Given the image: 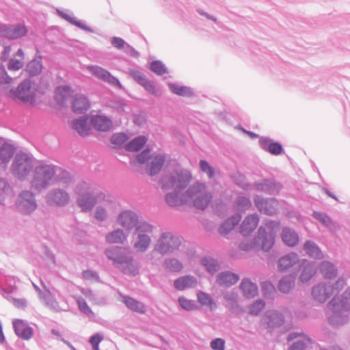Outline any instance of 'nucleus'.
<instances>
[{
	"instance_id": "nucleus-1",
	"label": "nucleus",
	"mask_w": 350,
	"mask_h": 350,
	"mask_svg": "<svg viewBox=\"0 0 350 350\" xmlns=\"http://www.w3.org/2000/svg\"><path fill=\"white\" fill-rule=\"evenodd\" d=\"M327 308L332 312L328 317L331 325L346 324L349 321L348 312L350 310V287L346 289L340 297L334 296L327 304Z\"/></svg>"
},
{
	"instance_id": "nucleus-2",
	"label": "nucleus",
	"mask_w": 350,
	"mask_h": 350,
	"mask_svg": "<svg viewBox=\"0 0 350 350\" xmlns=\"http://www.w3.org/2000/svg\"><path fill=\"white\" fill-rule=\"evenodd\" d=\"M76 189L78 194L77 204L83 212L90 211L97 202H101L102 200L105 201V205L109 206V209L114 206L109 196L94 191L85 183L78 185Z\"/></svg>"
},
{
	"instance_id": "nucleus-3",
	"label": "nucleus",
	"mask_w": 350,
	"mask_h": 350,
	"mask_svg": "<svg viewBox=\"0 0 350 350\" xmlns=\"http://www.w3.org/2000/svg\"><path fill=\"white\" fill-rule=\"evenodd\" d=\"M105 254L124 273L130 275H135L137 273V265L125 248L107 249L105 251Z\"/></svg>"
},
{
	"instance_id": "nucleus-4",
	"label": "nucleus",
	"mask_w": 350,
	"mask_h": 350,
	"mask_svg": "<svg viewBox=\"0 0 350 350\" xmlns=\"http://www.w3.org/2000/svg\"><path fill=\"white\" fill-rule=\"evenodd\" d=\"M192 178L191 172L184 168L177 167L172 172L162 176L160 183L163 190L183 191Z\"/></svg>"
},
{
	"instance_id": "nucleus-5",
	"label": "nucleus",
	"mask_w": 350,
	"mask_h": 350,
	"mask_svg": "<svg viewBox=\"0 0 350 350\" xmlns=\"http://www.w3.org/2000/svg\"><path fill=\"white\" fill-rule=\"evenodd\" d=\"M275 234L273 230L266 231L264 226H260L258 229V234L250 242L241 243L239 247L243 251L252 250H262L264 252H269L275 243Z\"/></svg>"
},
{
	"instance_id": "nucleus-6",
	"label": "nucleus",
	"mask_w": 350,
	"mask_h": 350,
	"mask_svg": "<svg viewBox=\"0 0 350 350\" xmlns=\"http://www.w3.org/2000/svg\"><path fill=\"white\" fill-rule=\"evenodd\" d=\"M56 174L55 167L51 165L40 164L34 167L30 179L31 187L40 191L53 183Z\"/></svg>"
},
{
	"instance_id": "nucleus-7",
	"label": "nucleus",
	"mask_w": 350,
	"mask_h": 350,
	"mask_svg": "<svg viewBox=\"0 0 350 350\" xmlns=\"http://www.w3.org/2000/svg\"><path fill=\"white\" fill-rule=\"evenodd\" d=\"M33 161L25 153L17 154L12 165V174L20 180L27 179L33 172Z\"/></svg>"
},
{
	"instance_id": "nucleus-8",
	"label": "nucleus",
	"mask_w": 350,
	"mask_h": 350,
	"mask_svg": "<svg viewBox=\"0 0 350 350\" xmlns=\"http://www.w3.org/2000/svg\"><path fill=\"white\" fill-rule=\"evenodd\" d=\"M203 185L193 184L191 185L183 193L182 191L172 190L165 196V200L171 207H176L181 204H187L189 202V198L200 191Z\"/></svg>"
},
{
	"instance_id": "nucleus-9",
	"label": "nucleus",
	"mask_w": 350,
	"mask_h": 350,
	"mask_svg": "<svg viewBox=\"0 0 350 350\" xmlns=\"http://www.w3.org/2000/svg\"><path fill=\"white\" fill-rule=\"evenodd\" d=\"M183 238L173 234L171 232H164L154 245V251H158L161 254L172 253L174 250H179L182 244Z\"/></svg>"
},
{
	"instance_id": "nucleus-10",
	"label": "nucleus",
	"mask_w": 350,
	"mask_h": 350,
	"mask_svg": "<svg viewBox=\"0 0 350 350\" xmlns=\"http://www.w3.org/2000/svg\"><path fill=\"white\" fill-rule=\"evenodd\" d=\"M282 188L281 183L277 181L274 178H262L252 184L253 190L269 196H277Z\"/></svg>"
},
{
	"instance_id": "nucleus-11",
	"label": "nucleus",
	"mask_w": 350,
	"mask_h": 350,
	"mask_svg": "<svg viewBox=\"0 0 350 350\" xmlns=\"http://www.w3.org/2000/svg\"><path fill=\"white\" fill-rule=\"evenodd\" d=\"M14 99L32 104L35 101L36 89L29 80L22 82L11 95Z\"/></svg>"
},
{
	"instance_id": "nucleus-12",
	"label": "nucleus",
	"mask_w": 350,
	"mask_h": 350,
	"mask_svg": "<svg viewBox=\"0 0 350 350\" xmlns=\"http://www.w3.org/2000/svg\"><path fill=\"white\" fill-rule=\"evenodd\" d=\"M255 206L260 213L272 216L278 211V202L273 198H263L260 196H255L254 198Z\"/></svg>"
},
{
	"instance_id": "nucleus-13",
	"label": "nucleus",
	"mask_w": 350,
	"mask_h": 350,
	"mask_svg": "<svg viewBox=\"0 0 350 350\" xmlns=\"http://www.w3.org/2000/svg\"><path fill=\"white\" fill-rule=\"evenodd\" d=\"M194 184L203 185V187L200 188V191L197 192L196 194L189 198V200H193V205L198 210H205L209 203L211 202L213 196L211 193L206 191V185L203 183L196 182Z\"/></svg>"
},
{
	"instance_id": "nucleus-14",
	"label": "nucleus",
	"mask_w": 350,
	"mask_h": 350,
	"mask_svg": "<svg viewBox=\"0 0 350 350\" xmlns=\"http://www.w3.org/2000/svg\"><path fill=\"white\" fill-rule=\"evenodd\" d=\"M262 321L267 328L273 329L283 325L285 318L282 313L277 310H268L265 313Z\"/></svg>"
},
{
	"instance_id": "nucleus-15",
	"label": "nucleus",
	"mask_w": 350,
	"mask_h": 350,
	"mask_svg": "<svg viewBox=\"0 0 350 350\" xmlns=\"http://www.w3.org/2000/svg\"><path fill=\"white\" fill-rule=\"evenodd\" d=\"M17 206L25 213H29L36 208L34 196L31 192L23 191L18 196Z\"/></svg>"
},
{
	"instance_id": "nucleus-16",
	"label": "nucleus",
	"mask_w": 350,
	"mask_h": 350,
	"mask_svg": "<svg viewBox=\"0 0 350 350\" xmlns=\"http://www.w3.org/2000/svg\"><path fill=\"white\" fill-rule=\"evenodd\" d=\"M332 288L331 283H319L313 286L312 295L313 298L320 303H324L332 295Z\"/></svg>"
},
{
	"instance_id": "nucleus-17",
	"label": "nucleus",
	"mask_w": 350,
	"mask_h": 350,
	"mask_svg": "<svg viewBox=\"0 0 350 350\" xmlns=\"http://www.w3.org/2000/svg\"><path fill=\"white\" fill-rule=\"evenodd\" d=\"M259 146L263 150L273 155H280L284 152L282 144L279 142L273 141L269 137H260Z\"/></svg>"
},
{
	"instance_id": "nucleus-18",
	"label": "nucleus",
	"mask_w": 350,
	"mask_h": 350,
	"mask_svg": "<svg viewBox=\"0 0 350 350\" xmlns=\"http://www.w3.org/2000/svg\"><path fill=\"white\" fill-rule=\"evenodd\" d=\"M242 215L240 213H234L226 219L218 228L219 234L224 237L228 234L239 224Z\"/></svg>"
},
{
	"instance_id": "nucleus-19",
	"label": "nucleus",
	"mask_w": 350,
	"mask_h": 350,
	"mask_svg": "<svg viewBox=\"0 0 350 350\" xmlns=\"http://www.w3.org/2000/svg\"><path fill=\"white\" fill-rule=\"evenodd\" d=\"M299 256L295 252H290L280 257L278 260V269L280 272H284L291 267L299 265Z\"/></svg>"
},
{
	"instance_id": "nucleus-20",
	"label": "nucleus",
	"mask_w": 350,
	"mask_h": 350,
	"mask_svg": "<svg viewBox=\"0 0 350 350\" xmlns=\"http://www.w3.org/2000/svg\"><path fill=\"white\" fill-rule=\"evenodd\" d=\"M239 279L240 277L237 273L230 271H224L217 275L216 282L220 286L229 288L237 284Z\"/></svg>"
},
{
	"instance_id": "nucleus-21",
	"label": "nucleus",
	"mask_w": 350,
	"mask_h": 350,
	"mask_svg": "<svg viewBox=\"0 0 350 350\" xmlns=\"http://www.w3.org/2000/svg\"><path fill=\"white\" fill-rule=\"evenodd\" d=\"M27 33V29L24 25H16L15 26L0 27V35L10 39L19 38Z\"/></svg>"
},
{
	"instance_id": "nucleus-22",
	"label": "nucleus",
	"mask_w": 350,
	"mask_h": 350,
	"mask_svg": "<svg viewBox=\"0 0 350 350\" xmlns=\"http://www.w3.org/2000/svg\"><path fill=\"white\" fill-rule=\"evenodd\" d=\"M87 70L94 77L107 82L108 83L116 85L119 84L118 80L112 76L107 70L98 66H89Z\"/></svg>"
},
{
	"instance_id": "nucleus-23",
	"label": "nucleus",
	"mask_w": 350,
	"mask_h": 350,
	"mask_svg": "<svg viewBox=\"0 0 350 350\" xmlns=\"http://www.w3.org/2000/svg\"><path fill=\"white\" fill-rule=\"evenodd\" d=\"M13 326L16 334L23 340H29L33 336V329L27 322L21 319H15Z\"/></svg>"
},
{
	"instance_id": "nucleus-24",
	"label": "nucleus",
	"mask_w": 350,
	"mask_h": 350,
	"mask_svg": "<svg viewBox=\"0 0 350 350\" xmlns=\"http://www.w3.org/2000/svg\"><path fill=\"white\" fill-rule=\"evenodd\" d=\"M299 268L302 267L299 280L302 283L308 282L317 272V267L314 264L303 259L298 265Z\"/></svg>"
},
{
	"instance_id": "nucleus-25",
	"label": "nucleus",
	"mask_w": 350,
	"mask_h": 350,
	"mask_svg": "<svg viewBox=\"0 0 350 350\" xmlns=\"http://www.w3.org/2000/svg\"><path fill=\"white\" fill-rule=\"evenodd\" d=\"M259 217L257 214L250 215L245 218L240 226V232L244 237L249 236L257 227Z\"/></svg>"
},
{
	"instance_id": "nucleus-26",
	"label": "nucleus",
	"mask_w": 350,
	"mask_h": 350,
	"mask_svg": "<svg viewBox=\"0 0 350 350\" xmlns=\"http://www.w3.org/2000/svg\"><path fill=\"white\" fill-rule=\"evenodd\" d=\"M281 239L285 245L291 247L297 245L299 241L298 233L294 229L288 226L282 228Z\"/></svg>"
},
{
	"instance_id": "nucleus-27",
	"label": "nucleus",
	"mask_w": 350,
	"mask_h": 350,
	"mask_svg": "<svg viewBox=\"0 0 350 350\" xmlns=\"http://www.w3.org/2000/svg\"><path fill=\"white\" fill-rule=\"evenodd\" d=\"M197 284V279L191 275L178 277L174 281V287L178 291L193 288Z\"/></svg>"
},
{
	"instance_id": "nucleus-28",
	"label": "nucleus",
	"mask_w": 350,
	"mask_h": 350,
	"mask_svg": "<svg viewBox=\"0 0 350 350\" xmlns=\"http://www.w3.org/2000/svg\"><path fill=\"white\" fill-rule=\"evenodd\" d=\"M239 288L245 297L247 299L254 298L258 293L256 284L252 282L249 278H243L239 285Z\"/></svg>"
},
{
	"instance_id": "nucleus-29",
	"label": "nucleus",
	"mask_w": 350,
	"mask_h": 350,
	"mask_svg": "<svg viewBox=\"0 0 350 350\" xmlns=\"http://www.w3.org/2000/svg\"><path fill=\"white\" fill-rule=\"evenodd\" d=\"M137 161L141 165H145L147 173L152 176L153 171V156L150 149H146L136 157Z\"/></svg>"
},
{
	"instance_id": "nucleus-30",
	"label": "nucleus",
	"mask_w": 350,
	"mask_h": 350,
	"mask_svg": "<svg viewBox=\"0 0 350 350\" xmlns=\"http://www.w3.org/2000/svg\"><path fill=\"white\" fill-rule=\"evenodd\" d=\"M167 85L170 91L174 94L188 98L195 95L194 90L191 87L180 85L172 82H167Z\"/></svg>"
},
{
	"instance_id": "nucleus-31",
	"label": "nucleus",
	"mask_w": 350,
	"mask_h": 350,
	"mask_svg": "<svg viewBox=\"0 0 350 350\" xmlns=\"http://www.w3.org/2000/svg\"><path fill=\"white\" fill-rule=\"evenodd\" d=\"M90 120L94 128L98 131H106L112 127V122L105 116H92Z\"/></svg>"
},
{
	"instance_id": "nucleus-32",
	"label": "nucleus",
	"mask_w": 350,
	"mask_h": 350,
	"mask_svg": "<svg viewBox=\"0 0 350 350\" xmlns=\"http://www.w3.org/2000/svg\"><path fill=\"white\" fill-rule=\"evenodd\" d=\"M69 200L68 194L62 190H55L48 196V202L51 205H64Z\"/></svg>"
},
{
	"instance_id": "nucleus-33",
	"label": "nucleus",
	"mask_w": 350,
	"mask_h": 350,
	"mask_svg": "<svg viewBox=\"0 0 350 350\" xmlns=\"http://www.w3.org/2000/svg\"><path fill=\"white\" fill-rule=\"evenodd\" d=\"M304 251L311 258L317 260L323 258V254L318 245L312 240H307L303 245Z\"/></svg>"
},
{
	"instance_id": "nucleus-34",
	"label": "nucleus",
	"mask_w": 350,
	"mask_h": 350,
	"mask_svg": "<svg viewBox=\"0 0 350 350\" xmlns=\"http://www.w3.org/2000/svg\"><path fill=\"white\" fill-rule=\"evenodd\" d=\"M72 94L73 90L70 87L59 86L55 91V99L59 105L64 106Z\"/></svg>"
},
{
	"instance_id": "nucleus-35",
	"label": "nucleus",
	"mask_w": 350,
	"mask_h": 350,
	"mask_svg": "<svg viewBox=\"0 0 350 350\" xmlns=\"http://www.w3.org/2000/svg\"><path fill=\"white\" fill-rule=\"evenodd\" d=\"M118 223L126 229H131L135 226L137 216L131 211H124L118 218Z\"/></svg>"
},
{
	"instance_id": "nucleus-36",
	"label": "nucleus",
	"mask_w": 350,
	"mask_h": 350,
	"mask_svg": "<svg viewBox=\"0 0 350 350\" xmlns=\"http://www.w3.org/2000/svg\"><path fill=\"white\" fill-rule=\"evenodd\" d=\"M72 126L81 135H88L91 131V126L88 122V118H80L74 120Z\"/></svg>"
},
{
	"instance_id": "nucleus-37",
	"label": "nucleus",
	"mask_w": 350,
	"mask_h": 350,
	"mask_svg": "<svg viewBox=\"0 0 350 350\" xmlns=\"http://www.w3.org/2000/svg\"><path fill=\"white\" fill-rule=\"evenodd\" d=\"M320 271L325 279L332 280L335 278L338 274V269L334 263L324 260L321 263Z\"/></svg>"
},
{
	"instance_id": "nucleus-38",
	"label": "nucleus",
	"mask_w": 350,
	"mask_h": 350,
	"mask_svg": "<svg viewBox=\"0 0 350 350\" xmlns=\"http://www.w3.org/2000/svg\"><path fill=\"white\" fill-rule=\"evenodd\" d=\"M109 198L112 200L114 206L112 208V209H109V206L105 205V201L102 200L101 202H97L96 204H98V206L96 207L94 213V216L96 219L104 221L107 217L108 212H115L117 204L110 196Z\"/></svg>"
},
{
	"instance_id": "nucleus-39",
	"label": "nucleus",
	"mask_w": 350,
	"mask_h": 350,
	"mask_svg": "<svg viewBox=\"0 0 350 350\" xmlns=\"http://www.w3.org/2000/svg\"><path fill=\"white\" fill-rule=\"evenodd\" d=\"M252 206V202L248 197L244 196H239L234 202L233 207L236 211L235 213H245Z\"/></svg>"
},
{
	"instance_id": "nucleus-40",
	"label": "nucleus",
	"mask_w": 350,
	"mask_h": 350,
	"mask_svg": "<svg viewBox=\"0 0 350 350\" xmlns=\"http://www.w3.org/2000/svg\"><path fill=\"white\" fill-rule=\"evenodd\" d=\"M295 275L288 274L284 275L278 282V290L283 293H288L295 285Z\"/></svg>"
},
{
	"instance_id": "nucleus-41",
	"label": "nucleus",
	"mask_w": 350,
	"mask_h": 350,
	"mask_svg": "<svg viewBox=\"0 0 350 350\" xmlns=\"http://www.w3.org/2000/svg\"><path fill=\"white\" fill-rule=\"evenodd\" d=\"M15 152L14 147L9 144L0 146V165H6Z\"/></svg>"
},
{
	"instance_id": "nucleus-42",
	"label": "nucleus",
	"mask_w": 350,
	"mask_h": 350,
	"mask_svg": "<svg viewBox=\"0 0 350 350\" xmlns=\"http://www.w3.org/2000/svg\"><path fill=\"white\" fill-rule=\"evenodd\" d=\"M90 103L88 98L83 95H76L72 101V110L75 113H83L88 110Z\"/></svg>"
},
{
	"instance_id": "nucleus-43",
	"label": "nucleus",
	"mask_w": 350,
	"mask_h": 350,
	"mask_svg": "<svg viewBox=\"0 0 350 350\" xmlns=\"http://www.w3.org/2000/svg\"><path fill=\"white\" fill-rule=\"evenodd\" d=\"M163 267L166 271L172 273H180L183 269V263L174 258H165Z\"/></svg>"
},
{
	"instance_id": "nucleus-44",
	"label": "nucleus",
	"mask_w": 350,
	"mask_h": 350,
	"mask_svg": "<svg viewBox=\"0 0 350 350\" xmlns=\"http://www.w3.org/2000/svg\"><path fill=\"white\" fill-rule=\"evenodd\" d=\"M122 301L131 310L139 313H144L146 310L144 305L136 299L129 297L121 295Z\"/></svg>"
},
{
	"instance_id": "nucleus-45",
	"label": "nucleus",
	"mask_w": 350,
	"mask_h": 350,
	"mask_svg": "<svg viewBox=\"0 0 350 350\" xmlns=\"http://www.w3.org/2000/svg\"><path fill=\"white\" fill-rule=\"evenodd\" d=\"M24 65V53L22 49H18L15 56L12 58L8 65L10 70H18Z\"/></svg>"
},
{
	"instance_id": "nucleus-46",
	"label": "nucleus",
	"mask_w": 350,
	"mask_h": 350,
	"mask_svg": "<svg viewBox=\"0 0 350 350\" xmlns=\"http://www.w3.org/2000/svg\"><path fill=\"white\" fill-rule=\"evenodd\" d=\"M200 264L205 267L206 271L211 274H214L218 271L219 265L213 258L204 256L200 260Z\"/></svg>"
},
{
	"instance_id": "nucleus-47",
	"label": "nucleus",
	"mask_w": 350,
	"mask_h": 350,
	"mask_svg": "<svg viewBox=\"0 0 350 350\" xmlns=\"http://www.w3.org/2000/svg\"><path fill=\"white\" fill-rule=\"evenodd\" d=\"M145 136H138L125 145V149L130 152H137L141 150L146 144Z\"/></svg>"
},
{
	"instance_id": "nucleus-48",
	"label": "nucleus",
	"mask_w": 350,
	"mask_h": 350,
	"mask_svg": "<svg viewBox=\"0 0 350 350\" xmlns=\"http://www.w3.org/2000/svg\"><path fill=\"white\" fill-rule=\"evenodd\" d=\"M129 74L135 81L142 85L146 90L149 92L152 91V86L151 83L146 79L145 75L141 72L135 70H130Z\"/></svg>"
},
{
	"instance_id": "nucleus-49",
	"label": "nucleus",
	"mask_w": 350,
	"mask_h": 350,
	"mask_svg": "<svg viewBox=\"0 0 350 350\" xmlns=\"http://www.w3.org/2000/svg\"><path fill=\"white\" fill-rule=\"evenodd\" d=\"M126 236L122 230L117 229L106 235V241L109 243H122Z\"/></svg>"
},
{
	"instance_id": "nucleus-50",
	"label": "nucleus",
	"mask_w": 350,
	"mask_h": 350,
	"mask_svg": "<svg viewBox=\"0 0 350 350\" xmlns=\"http://www.w3.org/2000/svg\"><path fill=\"white\" fill-rule=\"evenodd\" d=\"M138 232L137 241L135 243V247L139 252L144 251L150 243V238L149 236L139 232V228L136 230Z\"/></svg>"
},
{
	"instance_id": "nucleus-51",
	"label": "nucleus",
	"mask_w": 350,
	"mask_h": 350,
	"mask_svg": "<svg viewBox=\"0 0 350 350\" xmlns=\"http://www.w3.org/2000/svg\"><path fill=\"white\" fill-rule=\"evenodd\" d=\"M178 302L180 306L186 311H191L198 308V306L194 300L189 299L184 296H180L178 298Z\"/></svg>"
},
{
	"instance_id": "nucleus-52",
	"label": "nucleus",
	"mask_w": 350,
	"mask_h": 350,
	"mask_svg": "<svg viewBox=\"0 0 350 350\" xmlns=\"http://www.w3.org/2000/svg\"><path fill=\"white\" fill-rule=\"evenodd\" d=\"M42 70V64L39 59H33L27 66V71L31 76L41 73Z\"/></svg>"
},
{
	"instance_id": "nucleus-53",
	"label": "nucleus",
	"mask_w": 350,
	"mask_h": 350,
	"mask_svg": "<svg viewBox=\"0 0 350 350\" xmlns=\"http://www.w3.org/2000/svg\"><path fill=\"white\" fill-rule=\"evenodd\" d=\"M266 303L264 300L258 299L249 307V314L252 316H258L265 308Z\"/></svg>"
},
{
	"instance_id": "nucleus-54",
	"label": "nucleus",
	"mask_w": 350,
	"mask_h": 350,
	"mask_svg": "<svg viewBox=\"0 0 350 350\" xmlns=\"http://www.w3.org/2000/svg\"><path fill=\"white\" fill-rule=\"evenodd\" d=\"M197 297L198 301L203 306H209L212 307L213 305H216L213 298L207 293L200 291L198 293Z\"/></svg>"
},
{
	"instance_id": "nucleus-55",
	"label": "nucleus",
	"mask_w": 350,
	"mask_h": 350,
	"mask_svg": "<svg viewBox=\"0 0 350 350\" xmlns=\"http://www.w3.org/2000/svg\"><path fill=\"white\" fill-rule=\"evenodd\" d=\"M312 217L326 227H329L332 223V219L325 213L314 211Z\"/></svg>"
},
{
	"instance_id": "nucleus-56",
	"label": "nucleus",
	"mask_w": 350,
	"mask_h": 350,
	"mask_svg": "<svg viewBox=\"0 0 350 350\" xmlns=\"http://www.w3.org/2000/svg\"><path fill=\"white\" fill-rule=\"evenodd\" d=\"M200 170L206 173L209 178H212L215 176V169L209 164V163L204 160L201 159L199 162Z\"/></svg>"
},
{
	"instance_id": "nucleus-57",
	"label": "nucleus",
	"mask_w": 350,
	"mask_h": 350,
	"mask_svg": "<svg viewBox=\"0 0 350 350\" xmlns=\"http://www.w3.org/2000/svg\"><path fill=\"white\" fill-rule=\"evenodd\" d=\"M128 139L126 135L124 133L113 134L111 138V143L113 148H118L124 144Z\"/></svg>"
},
{
	"instance_id": "nucleus-58",
	"label": "nucleus",
	"mask_w": 350,
	"mask_h": 350,
	"mask_svg": "<svg viewBox=\"0 0 350 350\" xmlns=\"http://www.w3.org/2000/svg\"><path fill=\"white\" fill-rule=\"evenodd\" d=\"M165 154L154 152V175L159 173L165 162Z\"/></svg>"
},
{
	"instance_id": "nucleus-59",
	"label": "nucleus",
	"mask_w": 350,
	"mask_h": 350,
	"mask_svg": "<svg viewBox=\"0 0 350 350\" xmlns=\"http://www.w3.org/2000/svg\"><path fill=\"white\" fill-rule=\"evenodd\" d=\"M168 73V69L163 62L154 59V75L163 76L165 74Z\"/></svg>"
},
{
	"instance_id": "nucleus-60",
	"label": "nucleus",
	"mask_w": 350,
	"mask_h": 350,
	"mask_svg": "<svg viewBox=\"0 0 350 350\" xmlns=\"http://www.w3.org/2000/svg\"><path fill=\"white\" fill-rule=\"evenodd\" d=\"M261 291L265 296H270L275 292L274 286L269 281H265L261 283Z\"/></svg>"
},
{
	"instance_id": "nucleus-61",
	"label": "nucleus",
	"mask_w": 350,
	"mask_h": 350,
	"mask_svg": "<svg viewBox=\"0 0 350 350\" xmlns=\"http://www.w3.org/2000/svg\"><path fill=\"white\" fill-rule=\"evenodd\" d=\"M78 306L80 309V310L83 312L84 314L88 315V316H92L94 315L93 312L90 309V308L88 306V304L85 301V299L80 298L77 300Z\"/></svg>"
},
{
	"instance_id": "nucleus-62",
	"label": "nucleus",
	"mask_w": 350,
	"mask_h": 350,
	"mask_svg": "<svg viewBox=\"0 0 350 350\" xmlns=\"http://www.w3.org/2000/svg\"><path fill=\"white\" fill-rule=\"evenodd\" d=\"M210 346L213 350H224L225 340L221 338H215L211 340Z\"/></svg>"
},
{
	"instance_id": "nucleus-63",
	"label": "nucleus",
	"mask_w": 350,
	"mask_h": 350,
	"mask_svg": "<svg viewBox=\"0 0 350 350\" xmlns=\"http://www.w3.org/2000/svg\"><path fill=\"white\" fill-rule=\"evenodd\" d=\"M237 185L243 190L252 189V184L245 181V177L243 174H239L237 179Z\"/></svg>"
},
{
	"instance_id": "nucleus-64",
	"label": "nucleus",
	"mask_w": 350,
	"mask_h": 350,
	"mask_svg": "<svg viewBox=\"0 0 350 350\" xmlns=\"http://www.w3.org/2000/svg\"><path fill=\"white\" fill-rule=\"evenodd\" d=\"M346 285V281L343 278H339L334 284H331L332 288V295L336 292L340 291Z\"/></svg>"
}]
</instances>
